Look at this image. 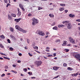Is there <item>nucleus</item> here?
Returning <instances> with one entry per match:
<instances>
[{"instance_id":"412c9836","label":"nucleus","mask_w":80,"mask_h":80,"mask_svg":"<svg viewBox=\"0 0 80 80\" xmlns=\"http://www.w3.org/2000/svg\"><path fill=\"white\" fill-rule=\"evenodd\" d=\"M11 16L13 17H16V14L13 13L11 14Z\"/></svg>"},{"instance_id":"a878e982","label":"nucleus","mask_w":80,"mask_h":80,"mask_svg":"<svg viewBox=\"0 0 80 80\" xmlns=\"http://www.w3.org/2000/svg\"><path fill=\"white\" fill-rule=\"evenodd\" d=\"M60 6H62V7H65V4H60Z\"/></svg>"},{"instance_id":"58836bf2","label":"nucleus","mask_w":80,"mask_h":80,"mask_svg":"<svg viewBox=\"0 0 80 80\" xmlns=\"http://www.w3.org/2000/svg\"><path fill=\"white\" fill-rule=\"evenodd\" d=\"M65 51L66 52H69V49H65Z\"/></svg>"},{"instance_id":"dca6fc26","label":"nucleus","mask_w":80,"mask_h":80,"mask_svg":"<svg viewBox=\"0 0 80 80\" xmlns=\"http://www.w3.org/2000/svg\"><path fill=\"white\" fill-rule=\"evenodd\" d=\"M15 28L16 29H17V30H18V29L20 27H19L18 26V25H16V26H15Z\"/></svg>"},{"instance_id":"0eeeda50","label":"nucleus","mask_w":80,"mask_h":80,"mask_svg":"<svg viewBox=\"0 0 80 80\" xmlns=\"http://www.w3.org/2000/svg\"><path fill=\"white\" fill-rule=\"evenodd\" d=\"M20 20H22V18H19V19H15L14 21H15V22H20Z\"/></svg>"},{"instance_id":"2f4dec72","label":"nucleus","mask_w":80,"mask_h":80,"mask_svg":"<svg viewBox=\"0 0 80 80\" xmlns=\"http://www.w3.org/2000/svg\"><path fill=\"white\" fill-rule=\"evenodd\" d=\"M67 64L66 63H63V67H67Z\"/></svg>"},{"instance_id":"c756f323","label":"nucleus","mask_w":80,"mask_h":80,"mask_svg":"<svg viewBox=\"0 0 80 80\" xmlns=\"http://www.w3.org/2000/svg\"><path fill=\"white\" fill-rule=\"evenodd\" d=\"M7 42L8 43H10L11 42H10V39H7Z\"/></svg>"},{"instance_id":"f3484780","label":"nucleus","mask_w":80,"mask_h":80,"mask_svg":"<svg viewBox=\"0 0 80 80\" xmlns=\"http://www.w3.org/2000/svg\"><path fill=\"white\" fill-rule=\"evenodd\" d=\"M49 16L50 17H54V15L53 14H50L49 15Z\"/></svg>"},{"instance_id":"423d86ee","label":"nucleus","mask_w":80,"mask_h":80,"mask_svg":"<svg viewBox=\"0 0 80 80\" xmlns=\"http://www.w3.org/2000/svg\"><path fill=\"white\" fill-rule=\"evenodd\" d=\"M74 57L77 58V59H78L80 58V55L79 54H76L74 55Z\"/></svg>"},{"instance_id":"f03ea898","label":"nucleus","mask_w":80,"mask_h":80,"mask_svg":"<svg viewBox=\"0 0 80 80\" xmlns=\"http://www.w3.org/2000/svg\"><path fill=\"white\" fill-rule=\"evenodd\" d=\"M67 26L69 30H71L72 28V24L70 23H68Z\"/></svg>"},{"instance_id":"4be33fe9","label":"nucleus","mask_w":80,"mask_h":80,"mask_svg":"<svg viewBox=\"0 0 80 80\" xmlns=\"http://www.w3.org/2000/svg\"><path fill=\"white\" fill-rule=\"evenodd\" d=\"M3 58L6 60H10V58H8L7 57H4Z\"/></svg>"},{"instance_id":"09e8293b","label":"nucleus","mask_w":80,"mask_h":80,"mask_svg":"<svg viewBox=\"0 0 80 80\" xmlns=\"http://www.w3.org/2000/svg\"><path fill=\"white\" fill-rule=\"evenodd\" d=\"M46 35H50V33L48 32H47L46 33Z\"/></svg>"},{"instance_id":"6ab92c4d","label":"nucleus","mask_w":80,"mask_h":80,"mask_svg":"<svg viewBox=\"0 0 80 80\" xmlns=\"http://www.w3.org/2000/svg\"><path fill=\"white\" fill-rule=\"evenodd\" d=\"M8 19H9V20H11V19L12 18V17L11 16L8 15Z\"/></svg>"},{"instance_id":"774afa93","label":"nucleus","mask_w":80,"mask_h":80,"mask_svg":"<svg viewBox=\"0 0 80 80\" xmlns=\"http://www.w3.org/2000/svg\"><path fill=\"white\" fill-rule=\"evenodd\" d=\"M58 27H59V28H60L61 27V25H59L58 26Z\"/></svg>"},{"instance_id":"ddd939ff","label":"nucleus","mask_w":80,"mask_h":80,"mask_svg":"<svg viewBox=\"0 0 80 80\" xmlns=\"http://www.w3.org/2000/svg\"><path fill=\"white\" fill-rule=\"evenodd\" d=\"M21 12H18L17 15L18 17H20L21 15Z\"/></svg>"},{"instance_id":"4d7b16f0","label":"nucleus","mask_w":80,"mask_h":80,"mask_svg":"<svg viewBox=\"0 0 80 80\" xmlns=\"http://www.w3.org/2000/svg\"><path fill=\"white\" fill-rule=\"evenodd\" d=\"M22 9V11H25V9L24 8H22L21 9Z\"/></svg>"},{"instance_id":"0e129e2a","label":"nucleus","mask_w":80,"mask_h":80,"mask_svg":"<svg viewBox=\"0 0 80 80\" xmlns=\"http://www.w3.org/2000/svg\"><path fill=\"white\" fill-rule=\"evenodd\" d=\"M11 75V74H10V73H7V75Z\"/></svg>"},{"instance_id":"cd10ccee","label":"nucleus","mask_w":80,"mask_h":80,"mask_svg":"<svg viewBox=\"0 0 80 80\" xmlns=\"http://www.w3.org/2000/svg\"><path fill=\"white\" fill-rule=\"evenodd\" d=\"M28 73L30 75H32V72H28Z\"/></svg>"},{"instance_id":"f704fd0d","label":"nucleus","mask_w":80,"mask_h":80,"mask_svg":"<svg viewBox=\"0 0 80 80\" xmlns=\"http://www.w3.org/2000/svg\"><path fill=\"white\" fill-rule=\"evenodd\" d=\"M42 8H40V7H38V10H42Z\"/></svg>"},{"instance_id":"680f3d73","label":"nucleus","mask_w":80,"mask_h":80,"mask_svg":"<svg viewBox=\"0 0 80 80\" xmlns=\"http://www.w3.org/2000/svg\"><path fill=\"white\" fill-rule=\"evenodd\" d=\"M48 35H47V36H45V37L46 38H48Z\"/></svg>"},{"instance_id":"603ef678","label":"nucleus","mask_w":80,"mask_h":80,"mask_svg":"<svg viewBox=\"0 0 80 80\" xmlns=\"http://www.w3.org/2000/svg\"><path fill=\"white\" fill-rule=\"evenodd\" d=\"M9 5H10V4H9V3H8L7 5V6H6V7L7 8V7H8Z\"/></svg>"},{"instance_id":"e433bc0d","label":"nucleus","mask_w":80,"mask_h":80,"mask_svg":"<svg viewBox=\"0 0 80 80\" xmlns=\"http://www.w3.org/2000/svg\"><path fill=\"white\" fill-rule=\"evenodd\" d=\"M65 23H66V25H67V24L68 23H69V22L68 21H65Z\"/></svg>"},{"instance_id":"f8f14e48","label":"nucleus","mask_w":80,"mask_h":80,"mask_svg":"<svg viewBox=\"0 0 80 80\" xmlns=\"http://www.w3.org/2000/svg\"><path fill=\"white\" fill-rule=\"evenodd\" d=\"M52 29L53 30H58V28L57 27L55 26Z\"/></svg>"},{"instance_id":"052dcab7","label":"nucleus","mask_w":80,"mask_h":80,"mask_svg":"<svg viewBox=\"0 0 80 80\" xmlns=\"http://www.w3.org/2000/svg\"><path fill=\"white\" fill-rule=\"evenodd\" d=\"M45 51H46V52H50V51L48 49L45 50Z\"/></svg>"},{"instance_id":"2eb2a0df","label":"nucleus","mask_w":80,"mask_h":80,"mask_svg":"<svg viewBox=\"0 0 80 80\" xmlns=\"http://www.w3.org/2000/svg\"><path fill=\"white\" fill-rule=\"evenodd\" d=\"M18 30L19 31V32H22V31L23 30V29L21 28L20 27H19V29H18Z\"/></svg>"},{"instance_id":"ea45409f","label":"nucleus","mask_w":80,"mask_h":80,"mask_svg":"<svg viewBox=\"0 0 80 80\" xmlns=\"http://www.w3.org/2000/svg\"><path fill=\"white\" fill-rule=\"evenodd\" d=\"M28 55H29V56H30V57H32V56H33V55L31 54L30 53H28Z\"/></svg>"},{"instance_id":"a18cd8bd","label":"nucleus","mask_w":80,"mask_h":80,"mask_svg":"<svg viewBox=\"0 0 80 80\" xmlns=\"http://www.w3.org/2000/svg\"><path fill=\"white\" fill-rule=\"evenodd\" d=\"M4 0V2L6 3H8V1L7 0Z\"/></svg>"},{"instance_id":"338daca9","label":"nucleus","mask_w":80,"mask_h":80,"mask_svg":"<svg viewBox=\"0 0 80 80\" xmlns=\"http://www.w3.org/2000/svg\"><path fill=\"white\" fill-rule=\"evenodd\" d=\"M73 47H75V48H77V45H73Z\"/></svg>"},{"instance_id":"5701e85b","label":"nucleus","mask_w":80,"mask_h":80,"mask_svg":"<svg viewBox=\"0 0 80 80\" xmlns=\"http://www.w3.org/2000/svg\"><path fill=\"white\" fill-rule=\"evenodd\" d=\"M10 37L11 38H13L14 40H15V37H14L12 35H11Z\"/></svg>"},{"instance_id":"9d476101","label":"nucleus","mask_w":80,"mask_h":80,"mask_svg":"<svg viewBox=\"0 0 80 80\" xmlns=\"http://www.w3.org/2000/svg\"><path fill=\"white\" fill-rule=\"evenodd\" d=\"M58 67H53V70H58Z\"/></svg>"},{"instance_id":"49530a36","label":"nucleus","mask_w":80,"mask_h":80,"mask_svg":"<svg viewBox=\"0 0 80 80\" xmlns=\"http://www.w3.org/2000/svg\"><path fill=\"white\" fill-rule=\"evenodd\" d=\"M76 22H80V19H78L76 20Z\"/></svg>"},{"instance_id":"c85d7f7f","label":"nucleus","mask_w":80,"mask_h":80,"mask_svg":"<svg viewBox=\"0 0 80 80\" xmlns=\"http://www.w3.org/2000/svg\"><path fill=\"white\" fill-rule=\"evenodd\" d=\"M53 8H56L57 7V6L55 4H53L52 5Z\"/></svg>"},{"instance_id":"6e6552de","label":"nucleus","mask_w":80,"mask_h":80,"mask_svg":"<svg viewBox=\"0 0 80 80\" xmlns=\"http://www.w3.org/2000/svg\"><path fill=\"white\" fill-rule=\"evenodd\" d=\"M67 42L66 41H64L63 44H62V46H65L67 44Z\"/></svg>"},{"instance_id":"79ce46f5","label":"nucleus","mask_w":80,"mask_h":80,"mask_svg":"<svg viewBox=\"0 0 80 80\" xmlns=\"http://www.w3.org/2000/svg\"><path fill=\"white\" fill-rule=\"evenodd\" d=\"M8 68V66H5V69H7V68Z\"/></svg>"},{"instance_id":"9b49d317","label":"nucleus","mask_w":80,"mask_h":80,"mask_svg":"<svg viewBox=\"0 0 80 80\" xmlns=\"http://www.w3.org/2000/svg\"><path fill=\"white\" fill-rule=\"evenodd\" d=\"M9 28H10V31L12 32H13V30H14V29H13V28H12L10 27Z\"/></svg>"},{"instance_id":"f257e3e1","label":"nucleus","mask_w":80,"mask_h":80,"mask_svg":"<svg viewBox=\"0 0 80 80\" xmlns=\"http://www.w3.org/2000/svg\"><path fill=\"white\" fill-rule=\"evenodd\" d=\"M32 20L33 21L32 23V25H35L36 24H37V23H38V21H37V19H36L35 18H33L32 19Z\"/></svg>"},{"instance_id":"e2e57ef3","label":"nucleus","mask_w":80,"mask_h":80,"mask_svg":"<svg viewBox=\"0 0 80 80\" xmlns=\"http://www.w3.org/2000/svg\"><path fill=\"white\" fill-rule=\"evenodd\" d=\"M74 75H75V74L74 73L72 74V77H75Z\"/></svg>"},{"instance_id":"bb28decb","label":"nucleus","mask_w":80,"mask_h":80,"mask_svg":"<svg viewBox=\"0 0 80 80\" xmlns=\"http://www.w3.org/2000/svg\"><path fill=\"white\" fill-rule=\"evenodd\" d=\"M60 42V39H57L56 41L55 42Z\"/></svg>"},{"instance_id":"39448f33","label":"nucleus","mask_w":80,"mask_h":80,"mask_svg":"<svg viewBox=\"0 0 80 80\" xmlns=\"http://www.w3.org/2000/svg\"><path fill=\"white\" fill-rule=\"evenodd\" d=\"M38 34L40 35H41V36H44L45 34L42 31H39L38 32Z\"/></svg>"},{"instance_id":"13d9d810","label":"nucleus","mask_w":80,"mask_h":80,"mask_svg":"<svg viewBox=\"0 0 80 80\" xmlns=\"http://www.w3.org/2000/svg\"><path fill=\"white\" fill-rule=\"evenodd\" d=\"M57 54V53H54L53 54V56L54 57H55L56 56V54Z\"/></svg>"},{"instance_id":"aec40b11","label":"nucleus","mask_w":80,"mask_h":80,"mask_svg":"<svg viewBox=\"0 0 80 80\" xmlns=\"http://www.w3.org/2000/svg\"><path fill=\"white\" fill-rule=\"evenodd\" d=\"M59 10L60 11H63V10H65V8H60Z\"/></svg>"},{"instance_id":"69168bd1","label":"nucleus","mask_w":80,"mask_h":80,"mask_svg":"<svg viewBox=\"0 0 80 80\" xmlns=\"http://www.w3.org/2000/svg\"><path fill=\"white\" fill-rule=\"evenodd\" d=\"M18 63H20L21 62V61L20 60H18L17 62Z\"/></svg>"},{"instance_id":"37998d69","label":"nucleus","mask_w":80,"mask_h":80,"mask_svg":"<svg viewBox=\"0 0 80 80\" xmlns=\"http://www.w3.org/2000/svg\"><path fill=\"white\" fill-rule=\"evenodd\" d=\"M64 12L66 13H67V12H68V11L67 10H64Z\"/></svg>"},{"instance_id":"393cba45","label":"nucleus","mask_w":80,"mask_h":80,"mask_svg":"<svg viewBox=\"0 0 80 80\" xmlns=\"http://www.w3.org/2000/svg\"><path fill=\"white\" fill-rule=\"evenodd\" d=\"M0 37L1 38H2L3 39H4V38H5V37L3 35H1L0 36Z\"/></svg>"},{"instance_id":"a211bd4d","label":"nucleus","mask_w":80,"mask_h":80,"mask_svg":"<svg viewBox=\"0 0 80 80\" xmlns=\"http://www.w3.org/2000/svg\"><path fill=\"white\" fill-rule=\"evenodd\" d=\"M19 6L20 7V8H23V5H22L21 4H19Z\"/></svg>"},{"instance_id":"7ed1b4c3","label":"nucleus","mask_w":80,"mask_h":80,"mask_svg":"<svg viewBox=\"0 0 80 80\" xmlns=\"http://www.w3.org/2000/svg\"><path fill=\"white\" fill-rule=\"evenodd\" d=\"M36 64L38 67H39L40 65H41L42 64V61H38L36 62Z\"/></svg>"},{"instance_id":"a19ab883","label":"nucleus","mask_w":80,"mask_h":80,"mask_svg":"<svg viewBox=\"0 0 80 80\" xmlns=\"http://www.w3.org/2000/svg\"><path fill=\"white\" fill-rule=\"evenodd\" d=\"M5 74L3 73L2 74V75L1 76V77H4V76H5Z\"/></svg>"},{"instance_id":"473e14b6","label":"nucleus","mask_w":80,"mask_h":80,"mask_svg":"<svg viewBox=\"0 0 80 80\" xmlns=\"http://www.w3.org/2000/svg\"><path fill=\"white\" fill-rule=\"evenodd\" d=\"M9 50H11V51H12V50H13V48L12 47H10L9 48Z\"/></svg>"},{"instance_id":"c9c22d12","label":"nucleus","mask_w":80,"mask_h":80,"mask_svg":"<svg viewBox=\"0 0 80 80\" xmlns=\"http://www.w3.org/2000/svg\"><path fill=\"white\" fill-rule=\"evenodd\" d=\"M23 70H24V71H25V72H27V69L26 68H24Z\"/></svg>"},{"instance_id":"8fccbe9b","label":"nucleus","mask_w":80,"mask_h":80,"mask_svg":"<svg viewBox=\"0 0 80 80\" xmlns=\"http://www.w3.org/2000/svg\"><path fill=\"white\" fill-rule=\"evenodd\" d=\"M58 77H59V76H58V75L56 77H55L54 78H53V79H54L55 78H58Z\"/></svg>"},{"instance_id":"72a5a7b5","label":"nucleus","mask_w":80,"mask_h":80,"mask_svg":"<svg viewBox=\"0 0 80 80\" xmlns=\"http://www.w3.org/2000/svg\"><path fill=\"white\" fill-rule=\"evenodd\" d=\"M27 43H30V41L29 40V39H27Z\"/></svg>"},{"instance_id":"b1692460","label":"nucleus","mask_w":80,"mask_h":80,"mask_svg":"<svg viewBox=\"0 0 80 80\" xmlns=\"http://www.w3.org/2000/svg\"><path fill=\"white\" fill-rule=\"evenodd\" d=\"M27 32H28L27 31L23 30V29H22V33H27Z\"/></svg>"},{"instance_id":"1a4fd4ad","label":"nucleus","mask_w":80,"mask_h":80,"mask_svg":"<svg viewBox=\"0 0 80 80\" xmlns=\"http://www.w3.org/2000/svg\"><path fill=\"white\" fill-rule=\"evenodd\" d=\"M69 16L71 18H73V17H75V15H73L71 14H69Z\"/></svg>"},{"instance_id":"3c124183","label":"nucleus","mask_w":80,"mask_h":80,"mask_svg":"<svg viewBox=\"0 0 80 80\" xmlns=\"http://www.w3.org/2000/svg\"><path fill=\"white\" fill-rule=\"evenodd\" d=\"M52 55H51V54L48 55V57H52Z\"/></svg>"},{"instance_id":"de8ad7c7","label":"nucleus","mask_w":80,"mask_h":80,"mask_svg":"<svg viewBox=\"0 0 80 80\" xmlns=\"http://www.w3.org/2000/svg\"><path fill=\"white\" fill-rule=\"evenodd\" d=\"M35 49L36 50H38V47L36 46L35 47Z\"/></svg>"},{"instance_id":"5fc2aeb1","label":"nucleus","mask_w":80,"mask_h":80,"mask_svg":"<svg viewBox=\"0 0 80 80\" xmlns=\"http://www.w3.org/2000/svg\"><path fill=\"white\" fill-rule=\"evenodd\" d=\"M22 54L21 53H19L18 54L19 56H22Z\"/></svg>"},{"instance_id":"864d4df0","label":"nucleus","mask_w":80,"mask_h":80,"mask_svg":"<svg viewBox=\"0 0 80 80\" xmlns=\"http://www.w3.org/2000/svg\"><path fill=\"white\" fill-rule=\"evenodd\" d=\"M18 12H20V9H19L18 8Z\"/></svg>"},{"instance_id":"bf43d9fd","label":"nucleus","mask_w":80,"mask_h":80,"mask_svg":"<svg viewBox=\"0 0 80 80\" xmlns=\"http://www.w3.org/2000/svg\"><path fill=\"white\" fill-rule=\"evenodd\" d=\"M12 67H13L14 68L16 67V65L13 64L12 65Z\"/></svg>"},{"instance_id":"4c0bfd02","label":"nucleus","mask_w":80,"mask_h":80,"mask_svg":"<svg viewBox=\"0 0 80 80\" xmlns=\"http://www.w3.org/2000/svg\"><path fill=\"white\" fill-rule=\"evenodd\" d=\"M74 77H77V76L78 75V73H74Z\"/></svg>"},{"instance_id":"20e7f679","label":"nucleus","mask_w":80,"mask_h":80,"mask_svg":"<svg viewBox=\"0 0 80 80\" xmlns=\"http://www.w3.org/2000/svg\"><path fill=\"white\" fill-rule=\"evenodd\" d=\"M69 40L70 41V42L71 43H75V41L73 40V38H72V37H69Z\"/></svg>"},{"instance_id":"6e6d98bb","label":"nucleus","mask_w":80,"mask_h":80,"mask_svg":"<svg viewBox=\"0 0 80 80\" xmlns=\"http://www.w3.org/2000/svg\"><path fill=\"white\" fill-rule=\"evenodd\" d=\"M31 13H29V14H28V17H31Z\"/></svg>"},{"instance_id":"7c9ffc66","label":"nucleus","mask_w":80,"mask_h":80,"mask_svg":"<svg viewBox=\"0 0 80 80\" xmlns=\"http://www.w3.org/2000/svg\"><path fill=\"white\" fill-rule=\"evenodd\" d=\"M11 72H13V73H17V72L16 71H15L14 70H12Z\"/></svg>"},{"instance_id":"4468645a","label":"nucleus","mask_w":80,"mask_h":80,"mask_svg":"<svg viewBox=\"0 0 80 80\" xmlns=\"http://www.w3.org/2000/svg\"><path fill=\"white\" fill-rule=\"evenodd\" d=\"M68 70H70V71H72V70H73V68L70 67H68Z\"/></svg>"},{"instance_id":"c03bdc74","label":"nucleus","mask_w":80,"mask_h":80,"mask_svg":"<svg viewBox=\"0 0 80 80\" xmlns=\"http://www.w3.org/2000/svg\"><path fill=\"white\" fill-rule=\"evenodd\" d=\"M0 47H1V48H3V46H2V44H0Z\"/></svg>"}]
</instances>
